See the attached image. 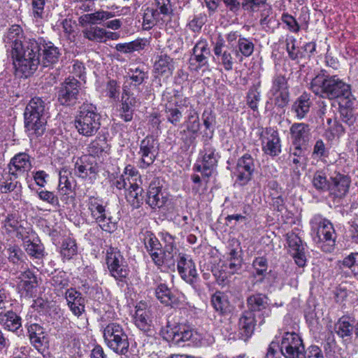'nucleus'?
I'll list each match as a JSON object with an SVG mask.
<instances>
[{
	"mask_svg": "<svg viewBox=\"0 0 358 358\" xmlns=\"http://www.w3.org/2000/svg\"><path fill=\"white\" fill-rule=\"evenodd\" d=\"M13 64L26 77L34 73L40 65V41L24 38L22 43H15L10 49Z\"/></svg>",
	"mask_w": 358,
	"mask_h": 358,
	"instance_id": "1",
	"label": "nucleus"
},
{
	"mask_svg": "<svg viewBox=\"0 0 358 358\" xmlns=\"http://www.w3.org/2000/svg\"><path fill=\"white\" fill-rule=\"evenodd\" d=\"M310 89L315 95L330 100L352 96L350 86L336 76L317 75L310 83Z\"/></svg>",
	"mask_w": 358,
	"mask_h": 358,
	"instance_id": "2",
	"label": "nucleus"
},
{
	"mask_svg": "<svg viewBox=\"0 0 358 358\" xmlns=\"http://www.w3.org/2000/svg\"><path fill=\"white\" fill-rule=\"evenodd\" d=\"M46 103L40 97L29 101L24 112V124L29 136H41L45 131Z\"/></svg>",
	"mask_w": 358,
	"mask_h": 358,
	"instance_id": "3",
	"label": "nucleus"
},
{
	"mask_svg": "<svg viewBox=\"0 0 358 358\" xmlns=\"http://www.w3.org/2000/svg\"><path fill=\"white\" fill-rule=\"evenodd\" d=\"M100 119L95 106L83 103L76 117L75 127L80 134L87 137L92 136L100 129Z\"/></svg>",
	"mask_w": 358,
	"mask_h": 358,
	"instance_id": "4",
	"label": "nucleus"
},
{
	"mask_svg": "<svg viewBox=\"0 0 358 358\" xmlns=\"http://www.w3.org/2000/svg\"><path fill=\"white\" fill-rule=\"evenodd\" d=\"M102 331L105 344L112 351L120 355L129 352L128 335L121 324L110 322L103 327Z\"/></svg>",
	"mask_w": 358,
	"mask_h": 358,
	"instance_id": "5",
	"label": "nucleus"
},
{
	"mask_svg": "<svg viewBox=\"0 0 358 358\" xmlns=\"http://www.w3.org/2000/svg\"><path fill=\"white\" fill-rule=\"evenodd\" d=\"M106 262L110 275L116 280L125 282L130 271L125 259L117 248L110 247L107 250Z\"/></svg>",
	"mask_w": 358,
	"mask_h": 358,
	"instance_id": "6",
	"label": "nucleus"
},
{
	"mask_svg": "<svg viewBox=\"0 0 358 358\" xmlns=\"http://www.w3.org/2000/svg\"><path fill=\"white\" fill-rule=\"evenodd\" d=\"M80 82L73 77H69L61 83L57 90V101L60 105L72 107L79 103Z\"/></svg>",
	"mask_w": 358,
	"mask_h": 358,
	"instance_id": "7",
	"label": "nucleus"
},
{
	"mask_svg": "<svg viewBox=\"0 0 358 358\" xmlns=\"http://www.w3.org/2000/svg\"><path fill=\"white\" fill-rule=\"evenodd\" d=\"M313 229L317 231L318 242L326 243L322 246L325 252H331L336 242V235L333 224L327 219L315 216L311 221Z\"/></svg>",
	"mask_w": 358,
	"mask_h": 358,
	"instance_id": "8",
	"label": "nucleus"
},
{
	"mask_svg": "<svg viewBox=\"0 0 358 358\" xmlns=\"http://www.w3.org/2000/svg\"><path fill=\"white\" fill-rule=\"evenodd\" d=\"M280 351L285 358H306L302 339L296 333L284 334L280 343Z\"/></svg>",
	"mask_w": 358,
	"mask_h": 358,
	"instance_id": "9",
	"label": "nucleus"
},
{
	"mask_svg": "<svg viewBox=\"0 0 358 358\" xmlns=\"http://www.w3.org/2000/svg\"><path fill=\"white\" fill-rule=\"evenodd\" d=\"M200 156L201 164H195L194 169L196 171L201 172L203 176L208 178L216 168L220 155L216 152V149L209 142H206L203 150L200 152Z\"/></svg>",
	"mask_w": 358,
	"mask_h": 358,
	"instance_id": "10",
	"label": "nucleus"
},
{
	"mask_svg": "<svg viewBox=\"0 0 358 358\" xmlns=\"http://www.w3.org/2000/svg\"><path fill=\"white\" fill-rule=\"evenodd\" d=\"M329 195L334 199H342L349 193L352 180L348 174L335 171L329 176Z\"/></svg>",
	"mask_w": 358,
	"mask_h": 358,
	"instance_id": "11",
	"label": "nucleus"
},
{
	"mask_svg": "<svg viewBox=\"0 0 358 358\" xmlns=\"http://www.w3.org/2000/svg\"><path fill=\"white\" fill-rule=\"evenodd\" d=\"M158 153L157 141L152 136H147L140 143V156L138 166L140 169H145L153 164Z\"/></svg>",
	"mask_w": 358,
	"mask_h": 358,
	"instance_id": "12",
	"label": "nucleus"
},
{
	"mask_svg": "<svg viewBox=\"0 0 358 358\" xmlns=\"http://www.w3.org/2000/svg\"><path fill=\"white\" fill-rule=\"evenodd\" d=\"M17 280V289L21 296L30 299L36 296L38 282L34 272L27 268L20 273Z\"/></svg>",
	"mask_w": 358,
	"mask_h": 358,
	"instance_id": "13",
	"label": "nucleus"
},
{
	"mask_svg": "<svg viewBox=\"0 0 358 358\" xmlns=\"http://www.w3.org/2000/svg\"><path fill=\"white\" fill-rule=\"evenodd\" d=\"M247 312H251L252 315L259 313V317L262 319L261 323L264 322L266 317L271 315V309L268 308V297L266 294L260 292L255 293L246 299Z\"/></svg>",
	"mask_w": 358,
	"mask_h": 358,
	"instance_id": "14",
	"label": "nucleus"
},
{
	"mask_svg": "<svg viewBox=\"0 0 358 358\" xmlns=\"http://www.w3.org/2000/svg\"><path fill=\"white\" fill-rule=\"evenodd\" d=\"M263 152L271 157L278 156L281 152V143L277 130L267 127L260 134Z\"/></svg>",
	"mask_w": 358,
	"mask_h": 358,
	"instance_id": "15",
	"label": "nucleus"
},
{
	"mask_svg": "<svg viewBox=\"0 0 358 358\" xmlns=\"http://www.w3.org/2000/svg\"><path fill=\"white\" fill-rule=\"evenodd\" d=\"M255 170L253 158L249 154H245L238 159L234 174L241 185H246L252 178Z\"/></svg>",
	"mask_w": 358,
	"mask_h": 358,
	"instance_id": "16",
	"label": "nucleus"
},
{
	"mask_svg": "<svg viewBox=\"0 0 358 358\" xmlns=\"http://www.w3.org/2000/svg\"><path fill=\"white\" fill-rule=\"evenodd\" d=\"M40 41V65L43 67H50L56 64L61 56L59 49L51 41H47L43 38L37 39Z\"/></svg>",
	"mask_w": 358,
	"mask_h": 358,
	"instance_id": "17",
	"label": "nucleus"
},
{
	"mask_svg": "<svg viewBox=\"0 0 358 358\" xmlns=\"http://www.w3.org/2000/svg\"><path fill=\"white\" fill-rule=\"evenodd\" d=\"M210 50L208 43L205 40L198 41L192 49V55L189 59V67L194 71L208 64V59Z\"/></svg>",
	"mask_w": 358,
	"mask_h": 358,
	"instance_id": "18",
	"label": "nucleus"
},
{
	"mask_svg": "<svg viewBox=\"0 0 358 358\" xmlns=\"http://www.w3.org/2000/svg\"><path fill=\"white\" fill-rule=\"evenodd\" d=\"M166 196L164 195L162 191V185L159 178H155L150 183L146 203L152 208H161L166 202Z\"/></svg>",
	"mask_w": 358,
	"mask_h": 358,
	"instance_id": "19",
	"label": "nucleus"
},
{
	"mask_svg": "<svg viewBox=\"0 0 358 358\" xmlns=\"http://www.w3.org/2000/svg\"><path fill=\"white\" fill-rule=\"evenodd\" d=\"M178 271L187 282L193 285L198 277L195 264L192 259L184 255L180 257L177 264Z\"/></svg>",
	"mask_w": 358,
	"mask_h": 358,
	"instance_id": "20",
	"label": "nucleus"
},
{
	"mask_svg": "<svg viewBox=\"0 0 358 358\" xmlns=\"http://www.w3.org/2000/svg\"><path fill=\"white\" fill-rule=\"evenodd\" d=\"M67 305L72 313L80 317L85 313V300L80 292L73 288L68 289L64 292Z\"/></svg>",
	"mask_w": 358,
	"mask_h": 358,
	"instance_id": "21",
	"label": "nucleus"
},
{
	"mask_svg": "<svg viewBox=\"0 0 358 358\" xmlns=\"http://www.w3.org/2000/svg\"><path fill=\"white\" fill-rule=\"evenodd\" d=\"M289 131L293 145H308L311 138L310 128L308 124L303 122L294 123Z\"/></svg>",
	"mask_w": 358,
	"mask_h": 358,
	"instance_id": "22",
	"label": "nucleus"
},
{
	"mask_svg": "<svg viewBox=\"0 0 358 358\" xmlns=\"http://www.w3.org/2000/svg\"><path fill=\"white\" fill-rule=\"evenodd\" d=\"M9 173L17 178L19 174L28 171L31 168L30 157L25 152L15 155L10 160L9 164Z\"/></svg>",
	"mask_w": 358,
	"mask_h": 358,
	"instance_id": "23",
	"label": "nucleus"
},
{
	"mask_svg": "<svg viewBox=\"0 0 358 358\" xmlns=\"http://www.w3.org/2000/svg\"><path fill=\"white\" fill-rule=\"evenodd\" d=\"M98 171L97 164L90 157L85 156L75 164L74 173L79 178L95 176Z\"/></svg>",
	"mask_w": 358,
	"mask_h": 358,
	"instance_id": "24",
	"label": "nucleus"
},
{
	"mask_svg": "<svg viewBox=\"0 0 358 358\" xmlns=\"http://www.w3.org/2000/svg\"><path fill=\"white\" fill-rule=\"evenodd\" d=\"M255 315L244 311L239 318V335L242 340L247 341L253 334L256 325Z\"/></svg>",
	"mask_w": 358,
	"mask_h": 358,
	"instance_id": "25",
	"label": "nucleus"
},
{
	"mask_svg": "<svg viewBox=\"0 0 358 358\" xmlns=\"http://www.w3.org/2000/svg\"><path fill=\"white\" fill-rule=\"evenodd\" d=\"M190 105L189 102L185 98L180 101V103H176V106L172 104H166L165 106V116L167 122L176 127L178 126L182 120V114L181 111L182 106L188 107Z\"/></svg>",
	"mask_w": 358,
	"mask_h": 358,
	"instance_id": "26",
	"label": "nucleus"
},
{
	"mask_svg": "<svg viewBox=\"0 0 358 358\" xmlns=\"http://www.w3.org/2000/svg\"><path fill=\"white\" fill-rule=\"evenodd\" d=\"M224 45V40L221 35H219L214 43L213 52L215 56L220 58V64L224 69L229 71L232 70L234 62L231 54L227 50H223Z\"/></svg>",
	"mask_w": 358,
	"mask_h": 358,
	"instance_id": "27",
	"label": "nucleus"
},
{
	"mask_svg": "<svg viewBox=\"0 0 358 358\" xmlns=\"http://www.w3.org/2000/svg\"><path fill=\"white\" fill-rule=\"evenodd\" d=\"M127 86L123 87V94L122 96V106L120 109V117L125 122H130L133 118L134 109L136 103V98L133 94H130L126 89Z\"/></svg>",
	"mask_w": 358,
	"mask_h": 358,
	"instance_id": "28",
	"label": "nucleus"
},
{
	"mask_svg": "<svg viewBox=\"0 0 358 358\" xmlns=\"http://www.w3.org/2000/svg\"><path fill=\"white\" fill-rule=\"evenodd\" d=\"M134 321L136 326L148 336H152L154 333L152 321L150 319V311L137 308L135 313Z\"/></svg>",
	"mask_w": 358,
	"mask_h": 358,
	"instance_id": "29",
	"label": "nucleus"
},
{
	"mask_svg": "<svg viewBox=\"0 0 358 358\" xmlns=\"http://www.w3.org/2000/svg\"><path fill=\"white\" fill-rule=\"evenodd\" d=\"M0 323L4 329L14 332L21 328L22 318L12 310L0 312Z\"/></svg>",
	"mask_w": 358,
	"mask_h": 358,
	"instance_id": "30",
	"label": "nucleus"
},
{
	"mask_svg": "<svg viewBox=\"0 0 358 358\" xmlns=\"http://www.w3.org/2000/svg\"><path fill=\"white\" fill-rule=\"evenodd\" d=\"M310 105V94L303 92L296 99L292 106V110L296 113L297 118L301 120L309 112Z\"/></svg>",
	"mask_w": 358,
	"mask_h": 358,
	"instance_id": "31",
	"label": "nucleus"
},
{
	"mask_svg": "<svg viewBox=\"0 0 358 358\" xmlns=\"http://www.w3.org/2000/svg\"><path fill=\"white\" fill-rule=\"evenodd\" d=\"M155 73L159 76L169 77L172 75L173 71V59L166 55L161 54L154 64Z\"/></svg>",
	"mask_w": 358,
	"mask_h": 358,
	"instance_id": "32",
	"label": "nucleus"
},
{
	"mask_svg": "<svg viewBox=\"0 0 358 358\" xmlns=\"http://www.w3.org/2000/svg\"><path fill=\"white\" fill-rule=\"evenodd\" d=\"M129 186L127 189L125 197L127 201L133 207V208H138L143 203V189L136 183H131L129 181Z\"/></svg>",
	"mask_w": 358,
	"mask_h": 358,
	"instance_id": "33",
	"label": "nucleus"
},
{
	"mask_svg": "<svg viewBox=\"0 0 358 358\" xmlns=\"http://www.w3.org/2000/svg\"><path fill=\"white\" fill-rule=\"evenodd\" d=\"M210 302L214 309L220 314L223 315L231 311L228 296L222 292H215L211 296Z\"/></svg>",
	"mask_w": 358,
	"mask_h": 358,
	"instance_id": "34",
	"label": "nucleus"
},
{
	"mask_svg": "<svg viewBox=\"0 0 358 358\" xmlns=\"http://www.w3.org/2000/svg\"><path fill=\"white\" fill-rule=\"evenodd\" d=\"M155 296L166 306H174L178 304V299L164 283H160L155 289Z\"/></svg>",
	"mask_w": 358,
	"mask_h": 358,
	"instance_id": "35",
	"label": "nucleus"
},
{
	"mask_svg": "<svg viewBox=\"0 0 358 358\" xmlns=\"http://www.w3.org/2000/svg\"><path fill=\"white\" fill-rule=\"evenodd\" d=\"M115 13L99 10L92 13L85 14L80 17V22L83 24H98L115 17Z\"/></svg>",
	"mask_w": 358,
	"mask_h": 358,
	"instance_id": "36",
	"label": "nucleus"
},
{
	"mask_svg": "<svg viewBox=\"0 0 358 358\" xmlns=\"http://www.w3.org/2000/svg\"><path fill=\"white\" fill-rule=\"evenodd\" d=\"M110 147L105 138H96L92 141L87 147V152L90 157H101L108 153Z\"/></svg>",
	"mask_w": 358,
	"mask_h": 358,
	"instance_id": "37",
	"label": "nucleus"
},
{
	"mask_svg": "<svg viewBox=\"0 0 358 358\" xmlns=\"http://www.w3.org/2000/svg\"><path fill=\"white\" fill-rule=\"evenodd\" d=\"M334 330L338 336L344 339L346 337L352 336L355 326L350 317L343 316L334 324Z\"/></svg>",
	"mask_w": 358,
	"mask_h": 358,
	"instance_id": "38",
	"label": "nucleus"
},
{
	"mask_svg": "<svg viewBox=\"0 0 358 358\" xmlns=\"http://www.w3.org/2000/svg\"><path fill=\"white\" fill-rule=\"evenodd\" d=\"M189 108L187 115L185 121L186 129H187L189 133L197 134L201 127L199 113L192 105L190 104Z\"/></svg>",
	"mask_w": 358,
	"mask_h": 358,
	"instance_id": "39",
	"label": "nucleus"
},
{
	"mask_svg": "<svg viewBox=\"0 0 358 358\" xmlns=\"http://www.w3.org/2000/svg\"><path fill=\"white\" fill-rule=\"evenodd\" d=\"M180 327V324H171L169 320H166L165 326L161 327L160 335L164 340L176 343V337L179 335Z\"/></svg>",
	"mask_w": 358,
	"mask_h": 358,
	"instance_id": "40",
	"label": "nucleus"
},
{
	"mask_svg": "<svg viewBox=\"0 0 358 358\" xmlns=\"http://www.w3.org/2000/svg\"><path fill=\"white\" fill-rule=\"evenodd\" d=\"M312 185L320 192H329V187L330 185L329 178L327 179V173L324 170H317L313 173Z\"/></svg>",
	"mask_w": 358,
	"mask_h": 358,
	"instance_id": "41",
	"label": "nucleus"
},
{
	"mask_svg": "<svg viewBox=\"0 0 358 358\" xmlns=\"http://www.w3.org/2000/svg\"><path fill=\"white\" fill-rule=\"evenodd\" d=\"M51 285L57 292V295L63 294L69 288V280L66 273L60 271L54 275L50 280Z\"/></svg>",
	"mask_w": 358,
	"mask_h": 358,
	"instance_id": "42",
	"label": "nucleus"
},
{
	"mask_svg": "<svg viewBox=\"0 0 358 358\" xmlns=\"http://www.w3.org/2000/svg\"><path fill=\"white\" fill-rule=\"evenodd\" d=\"M180 330L179 331V335L178 337H176V344H179L181 342L187 341L196 343V341L199 340V334L189 327L180 324Z\"/></svg>",
	"mask_w": 358,
	"mask_h": 358,
	"instance_id": "43",
	"label": "nucleus"
},
{
	"mask_svg": "<svg viewBox=\"0 0 358 358\" xmlns=\"http://www.w3.org/2000/svg\"><path fill=\"white\" fill-rule=\"evenodd\" d=\"M144 244L149 252L151 258L152 259V254L155 252L158 253L162 249V244L156 236L151 231H145L144 234Z\"/></svg>",
	"mask_w": 358,
	"mask_h": 358,
	"instance_id": "44",
	"label": "nucleus"
},
{
	"mask_svg": "<svg viewBox=\"0 0 358 358\" xmlns=\"http://www.w3.org/2000/svg\"><path fill=\"white\" fill-rule=\"evenodd\" d=\"M175 254L162 251V248L158 253L155 252L152 254V261L157 266H161L164 264L167 265L169 268L174 266L175 260L173 259Z\"/></svg>",
	"mask_w": 358,
	"mask_h": 358,
	"instance_id": "45",
	"label": "nucleus"
},
{
	"mask_svg": "<svg viewBox=\"0 0 358 358\" xmlns=\"http://www.w3.org/2000/svg\"><path fill=\"white\" fill-rule=\"evenodd\" d=\"M87 205L91 215L95 220L106 213L105 206H103L101 201L96 197L90 196L88 199Z\"/></svg>",
	"mask_w": 358,
	"mask_h": 358,
	"instance_id": "46",
	"label": "nucleus"
},
{
	"mask_svg": "<svg viewBox=\"0 0 358 358\" xmlns=\"http://www.w3.org/2000/svg\"><path fill=\"white\" fill-rule=\"evenodd\" d=\"M83 34L84 37L90 41L101 42L106 36L107 31L103 28L90 26L85 28Z\"/></svg>",
	"mask_w": 358,
	"mask_h": 358,
	"instance_id": "47",
	"label": "nucleus"
},
{
	"mask_svg": "<svg viewBox=\"0 0 358 358\" xmlns=\"http://www.w3.org/2000/svg\"><path fill=\"white\" fill-rule=\"evenodd\" d=\"M23 36V31L20 25L14 24L10 27L7 34V41L9 44L10 49L14 47L15 43H22L23 41L21 39Z\"/></svg>",
	"mask_w": 358,
	"mask_h": 358,
	"instance_id": "48",
	"label": "nucleus"
},
{
	"mask_svg": "<svg viewBox=\"0 0 358 358\" xmlns=\"http://www.w3.org/2000/svg\"><path fill=\"white\" fill-rule=\"evenodd\" d=\"M77 250V245L75 240L68 238L64 239L62 242L61 255L64 258L69 260L76 255Z\"/></svg>",
	"mask_w": 358,
	"mask_h": 358,
	"instance_id": "49",
	"label": "nucleus"
},
{
	"mask_svg": "<svg viewBox=\"0 0 358 358\" xmlns=\"http://www.w3.org/2000/svg\"><path fill=\"white\" fill-rule=\"evenodd\" d=\"M29 334V338L31 342L36 348H39L43 345L45 336L42 331V328L36 324H31L28 329Z\"/></svg>",
	"mask_w": 358,
	"mask_h": 358,
	"instance_id": "50",
	"label": "nucleus"
},
{
	"mask_svg": "<svg viewBox=\"0 0 358 358\" xmlns=\"http://www.w3.org/2000/svg\"><path fill=\"white\" fill-rule=\"evenodd\" d=\"M261 100L260 92L258 91V86L253 85L252 86L248 93L246 96V103L248 107L254 111L258 110V103Z\"/></svg>",
	"mask_w": 358,
	"mask_h": 358,
	"instance_id": "51",
	"label": "nucleus"
},
{
	"mask_svg": "<svg viewBox=\"0 0 358 358\" xmlns=\"http://www.w3.org/2000/svg\"><path fill=\"white\" fill-rule=\"evenodd\" d=\"M24 249L29 256L36 259H41L44 255L43 246L30 240L24 241Z\"/></svg>",
	"mask_w": 358,
	"mask_h": 358,
	"instance_id": "52",
	"label": "nucleus"
},
{
	"mask_svg": "<svg viewBox=\"0 0 358 358\" xmlns=\"http://www.w3.org/2000/svg\"><path fill=\"white\" fill-rule=\"evenodd\" d=\"M287 80L285 76L277 74L273 77L271 89V92L273 96L278 92L287 90Z\"/></svg>",
	"mask_w": 358,
	"mask_h": 358,
	"instance_id": "53",
	"label": "nucleus"
},
{
	"mask_svg": "<svg viewBox=\"0 0 358 358\" xmlns=\"http://www.w3.org/2000/svg\"><path fill=\"white\" fill-rule=\"evenodd\" d=\"M96 222L101 229L106 232L113 233L117 229V222L113 220V217L107 215L106 213L96 220Z\"/></svg>",
	"mask_w": 358,
	"mask_h": 358,
	"instance_id": "54",
	"label": "nucleus"
},
{
	"mask_svg": "<svg viewBox=\"0 0 358 358\" xmlns=\"http://www.w3.org/2000/svg\"><path fill=\"white\" fill-rule=\"evenodd\" d=\"M238 52L241 53L242 56L248 57L254 52V43L249 39L240 37L238 41Z\"/></svg>",
	"mask_w": 358,
	"mask_h": 358,
	"instance_id": "55",
	"label": "nucleus"
},
{
	"mask_svg": "<svg viewBox=\"0 0 358 358\" xmlns=\"http://www.w3.org/2000/svg\"><path fill=\"white\" fill-rule=\"evenodd\" d=\"M155 8L147 7L144 9L143 15L142 27L144 30H150L156 25V20H155L154 14Z\"/></svg>",
	"mask_w": 358,
	"mask_h": 358,
	"instance_id": "56",
	"label": "nucleus"
},
{
	"mask_svg": "<svg viewBox=\"0 0 358 358\" xmlns=\"http://www.w3.org/2000/svg\"><path fill=\"white\" fill-rule=\"evenodd\" d=\"M252 267L255 270L257 276H262L264 278L268 270V261L264 257H256L252 262Z\"/></svg>",
	"mask_w": 358,
	"mask_h": 358,
	"instance_id": "57",
	"label": "nucleus"
},
{
	"mask_svg": "<svg viewBox=\"0 0 358 358\" xmlns=\"http://www.w3.org/2000/svg\"><path fill=\"white\" fill-rule=\"evenodd\" d=\"M225 266L229 269V273L234 274L242 267V259L236 257V252L232 250L230 252V259L226 263Z\"/></svg>",
	"mask_w": 358,
	"mask_h": 358,
	"instance_id": "58",
	"label": "nucleus"
},
{
	"mask_svg": "<svg viewBox=\"0 0 358 358\" xmlns=\"http://www.w3.org/2000/svg\"><path fill=\"white\" fill-rule=\"evenodd\" d=\"M131 75L129 76V80L131 81V84L136 87L143 83L145 78H148L147 72L139 68L135 69H129Z\"/></svg>",
	"mask_w": 358,
	"mask_h": 358,
	"instance_id": "59",
	"label": "nucleus"
},
{
	"mask_svg": "<svg viewBox=\"0 0 358 358\" xmlns=\"http://www.w3.org/2000/svg\"><path fill=\"white\" fill-rule=\"evenodd\" d=\"M352 104L350 98L345 99V107H343L340 103V113L342 121L348 124H352L355 120L352 111L348 109Z\"/></svg>",
	"mask_w": 358,
	"mask_h": 358,
	"instance_id": "60",
	"label": "nucleus"
},
{
	"mask_svg": "<svg viewBox=\"0 0 358 358\" xmlns=\"http://www.w3.org/2000/svg\"><path fill=\"white\" fill-rule=\"evenodd\" d=\"M342 265L351 269L355 275H358V252L351 253L342 261Z\"/></svg>",
	"mask_w": 358,
	"mask_h": 358,
	"instance_id": "61",
	"label": "nucleus"
},
{
	"mask_svg": "<svg viewBox=\"0 0 358 358\" xmlns=\"http://www.w3.org/2000/svg\"><path fill=\"white\" fill-rule=\"evenodd\" d=\"M37 194L39 199L43 201H45L53 206H59V198L53 192L42 189L38 191Z\"/></svg>",
	"mask_w": 358,
	"mask_h": 358,
	"instance_id": "62",
	"label": "nucleus"
},
{
	"mask_svg": "<svg viewBox=\"0 0 358 358\" xmlns=\"http://www.w3.org/2000/svg\"><path fill=\"white\" fill-rule=\"evenodd\" d=\"M8 260L13 264H18L22 262L23 252L17 245H9L6 249Z\"/></svg>",
	"mask_w": 358,
	"mask_h": 358,
	"instance_id": "63",
	"label": "nucleus"
},
{
	"mask_svg": "<svg viewBox=\"0 0 358 358\" xmlns=\"http://www.w3.org/2000/svg\"><path fill=\"white\" fill-rule=\"evenodd\" d=\"M46 0H31L32 15L36 20L42 19Z\"/></svg>",
	"mask_w": 358,
	"mask_h": 358,
	"instance_id": "64",
	"label": "nucleus"
}]
</instances>
